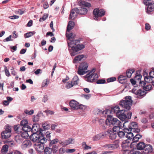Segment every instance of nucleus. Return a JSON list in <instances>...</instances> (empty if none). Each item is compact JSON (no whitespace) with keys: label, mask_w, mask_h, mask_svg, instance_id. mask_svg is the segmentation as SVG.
Wrapping results in <instances>:
<instances>
[{"label":"nucleus","mask_w":154,"mask_h":154,"mask_svg":"<svg viewBox=\"0 0 154 154\" xmlns=\"http://www.w3.org/2000/svg\"><path fill=\"white\" fill-rule=\"evenodd\" d=\"M134 71L135 70L134 69L127 70L126 72L127 77L128 78H130L131 77L132 74L133 73Z\"/></svg>","instance_id":"obj_34"},{"label":"nucleus","mask_w":154,"mask_h":154,"mask_svg":"<svg viewBox=\"0 0 154 154\" xmlns=\"http://www.w3.org/2000/svg\"><path fill=\"white\" fill-rule=\"evenodd\" d=\"M145 81H140L139 83V86H141L143 88V89L146 91H149L152 89V85L149 84V83Z\"/></svg>","instance_id":"obj_13"},{"label":"nucleus","mask_w":154,"mask_h":154,"mask_svg":"<svg viewBox=\"0 0 154 154\" xmlns=\"http://www.w3.org/2000/svg\"><path fill=\"white\" fill-rule=\"evenodd\" d=\"M48 17V14H44L42 17L40 18L39 21L40 22H42L45 20Z\"/></svg>","instance_id":"obj_50"},{"label":"nucleus","mask_w":154,"mask_h":154,"mask_svg":"<svg viewBox=\"0 0 154 154\" xmlns=\"http://www.w3.org/2000/svg\"><path fill=\"white\" fill-rule=\"evenodd\" d=\"M142 136L141 135L137 134L135 135L134 137H133V142H137L141 138Z\"/></svg>","instance_id":"obj_42"},{"label":"nucleus","mask_w":154,"mask_h":154,"mask_svg":"<svg viewBox=\"0 0 154 154\" xmlns=\"http://www.w3.org/2000/svg\"><path fill=\"white\" fill-rule=\"evenodd\" d=\"M121 122L116 118H114L111 116H108L105 121V124L107 126L110 127L111 125H120Z\"/></svg>","instance_id":"obj_5"},{"label":"nucleus","mask_w":154,"mask_h":154,"mask_svg":"<svg viewBox=\"0 0 154 154\" xmlns=\"http://www.w3.org/2000/svg\"><path fill=\"white\" fill-rule=\"evenodd\" d=\"M12 37L11 35H10L8 37L6 38L4 40V42H8L9 41H13V40L11 39Z\"/></svg>","instance_id":"obj_63"},{"label":"nucleus","mask_w":154,"mask_h":154,"mask_svg":"<svg viewBox=\"0 0 154 154\" xmlns=\"http://www.w3.org/2000/svg\"><path fill=\"white\" fill-rule=\"evenodd\" d=\"M143 150L145 153H151L152 151V146L150 144L146 145Z\"/></svg>","instance_id":"obj_25"},{"label":"nucleus","mask_w":154,"mask_h":154,"mask_svg":"<svg viewBox=\"0 0 154 154\" xmlns=\"http://www.w3.org/2000/svg\"><path fill=\"white\" fill-rule=\"evenodd\" d=\"M66 32V37L68 38V41H67V43H68V42H70L71 41H73V40H75L74 38L75 37V35L73 33H68V32Z\"/></svg>","instance_id":"obj_26"},{"label":"nucleus","mask_w":154,"mask_h":154,"mask_svg":"<svg viewBox=\"0 0 154 154\" xmlns=\"http://www.w3.org/2000/svg\"><path fill=\"white\" fill-rule=\"evenodd\" d=\"M116 77H111L108 79H107V81L108 82H112L116 81Z\"/></svg>","instance_id":"obj_60"},{"label":"nucleus","mask_w":154,"mask_h":154,"mask_svg":"<svg viewBox=\"0 0 154 154\" xmlns=\"http://www.w3.org/2000/svg\"><path fill=\"white\" fill-rule=\"evenodd\" d=\"M49 147L52 149L53 153H56L57 151L58 146L56 145H49Z\"/></svg>","instance_id":"obj_37"},{"label":"nucleus","mask_w":154,"mask_h":154,"mask_svg":"<svg viewBox=\"0 0 154 154\" xmlns=\"http://www.w3.org/2000/svg\"><path fill=\"white\" fill-rule=\"evenodd\" d=\"M125 112H123V113L122 114V115H123L124 114V115H125V117L124 118V119H121V120L122 121H124L126 120V119H130L131 118V114L132 113L130 112H128L127 114V115H126L125 113Z\"/></svg>","instance_id":"obj_36"},{"label":"nucleus","mask_w":154,"mask_h":154,"mask_svg":"<svg viewBox=\"0 0 154 154\" xmlns=\"http://www.w3.org/2000/svg\"><path fill=\"white\" fill-rule=\"evenodd\" d=\"M30 138L32 141L36 143H45L47 140L42 134H38L36 133L32 134L30 137Z\"/></svg>","instance_id":"obj_3"},{"label":"nucleus","mask_w":154,"mask_h":154,"mask_svg":"<svg viewBox=\"0 0 154 154\" xmlns=\"http://www.w3.org/2000/svg\"><path fill=\"white\" fill-rule=\"evenodd\" d=\"M151 26L149 23H146L145 24V29L146 30H149Z\"/></svg>","instance_id":"obj_64"},{"label":"nucleus","mask_w":154,"mask_h":154,"mask_svg":"<svg viewBox=\"0 0 154 154\" xmlns=\"http://www.w3.org/2000/svg\"><path fill=\"white\" fill-rule=\"evenodd\" d=\"M35 33V31L29 32L24 34V37L25 38H26L30 37Z\"/></svg>","instance_id":"obj_40"},{"label":"nucleus","mask_w":154,"mask_h":154,"mask_svg":"<svg viewBox=\"0 0 154 154\" xmlns=\"http://www.w3.org/2000/svg\"><path fill=\"white\" fill-rule=\"evenodd\" d=\"M119 136L121 138H125L126 135V132H125L123 131H119L118 133Z\"/></svg>","instance_id":"obj_43"},{"label":"nucleus","mask_w":154,"mask_h":154,"mask_svg":"<svg viewBox=\"0 0 154 154\" xmlns=\"http://www.w3.org/2000/svg\"><path fill=\"white\" fill-rule=\"evenodd\" d=\"M154 2V0H144L143 2L144 4L146 5L151 4Z\"/></svg>","instance_id":"obj_53"},{"label":"nucleus","mask_w":154,"mask_h":154,"mask_svg":"<svg viewBox=\"0 0 154 154\" xmlns=\"http://www.w3.org/2000/svg\"><path fill=\"white\" fill-rule=\"evenodd\" d=\"M28 136L27 134L26 133L25 136H23V133L21 134V135H17L15 137V139L16 142L18 143H21L23 141V138H26Z\"/></svg>","instance_id":"obj_23"},{"label":"nucleus","mask_w":154,"mask_h":154,"mask_svg":"<svg viewBox=\"0 0 154 154\" xmlns=\"http://www.w3.org/2000/svg\"><path fill=\"white\" fill-rule=\"evenodd\" d=\"M59 140L57 139H55L52 140L50 143L49 145H56V144L58 142H59Z\"/></svg>","instance_id":"obj_49"},{"label":"nucleus","mask_w":154,"mask_h":154,"mask_svg":"<svg viewBox=\"0 0 154 154\" xmlns=\"http://www.w3.org/2000/svg\"><path fill=\"white\" fill-rule=\"evenodd\" d=\"M107 132H103L102 133L97 134L94 136L92 138V140L95 141L102 139L105 137L106 136Z\"/></svg>","instance_id":"obj_16"},{"label":"nucleus","mask_w":154,"mask_h":154,"mask_svg":"<svg viewBox=\"0 0 154 154\" xmlns=\"http://www.w3.org/2000/svg\"><path fill=\"white\" fill-rule=\"evenodd\" d=\"M108 111V110H106L102 112V110L100 109H95L93 111V113L95 115H99L102 112H103V114H106L107 112Z\"/></svg>","instance_id":"obj_32"},{"label":"nucleus","mask_w":154,"mask_h":154,"mask_svg":"<svg viewBox=\"0 0 154 154\" xmlns=\"http://www.w3.org/2000/svg\"><path fill=\"white\" fill-rule=\"evenodd\" d=\"M146 144L143 142H140L137 145V148L138 150H143Z\"/></svg>","instance_id":"obj_33"},{"label":"nucleus","mask_w":154,"mask_h":154,"mask_svg":"<svg viewBox=\"0 0 154 154\" xmlns=\"http://www.w3.org/2000/svg\"><path fill=\"white\" fill-rule=\"evenodd\" d=\"M132 100L130 96H127L125 98V100H122L119 103L120 105L123 108L126 109V110H130L132 105Z\"/></svg>","instance_id":"obj_2"},{"label":"nucleus","mask_w":154,"mask_h":154,"mask_svg":"<svg viewBox=\"0 0 154 154\" xmlns=\"http://www.w3.org/2000/svg\"><path fill=\"white\" fill-rule=\"evenodd\" d=\"M39 125L37 124H34L33 125L32 128L30 126V130L28 131H31L33 133H36L39 130Z\"/></svg>","instance_id":"obj_27"},{"label":"nucleus","mask_w":154,"mask_h":154,"mask_svg":"<svg viewBox=\"0 0 154 154\" xmlns=\"http://www.w3.org/2000/svg\"><path fill=\"white\" fill-rule=\"evenodd\" d=\"M48 84V81L46 79L44 80L42 83V86L45 87V86H47Z\"/></svg>","instance_id":"obj_61"},{"label":"nucleus","mask_w":154,"mask_h":154,"mask_svg":"<svg viewBox=\"0 0 154 154\" xmlns=\"http://www.w3.org/2000/svg\"><path fill=\"white\" fill-rule=\"evenodd\" d=\"M105 11L103 9H99V8L94 9L93 12V14L95 17L94 18V20L98 21L97 18L104 16L105 14Z\"/></svg>","instance_id":"obj_9"},{"label":"nucleus","mask_w":154,"mask_h":154,"mask_svg":"<svg viewBox=\"0 0 154 154\" xmlns=\"http://www.w3.org/2000/svg\"><path fill=\"white\" fill-rule=\"evenodd\" d=\"M28 124V121L26 119H23L21 121L20 126L22 129V131H28L30 130V126Z\"/></svg>","instance_id":"obj_11"},{"label":"nucleus","mask_w":154,"mask_h":154,"mask_svg":"<svg viewBox=\"0 0 154 154\" xmlns=\"http://www.w3.org/2000/svg\"><path fill=\"white\" fill-rule=\"evenodd\" d=\"M105 132H107L106 135L109 136V138L112 140L115 139L116 137V133H115L112 131L110 130H108L107 131Z\"/></svg>","instance_id":"obj_24"},{"label":"nucleus","mask_w":154,"mask_h":154,"mask_svg":"<svg viewBox=\"0 0 154 154\" xmlns=\"http://www.w3.org/2000/svg\"><path fill=\"white\" fill-rule=\"evenodd\" d=\"M125 130L127 131L126 132V135L125 138H127L128 139H131L134 136L133 133L130 131L129 129L127 128H125Z\"/></svg>","instance_id":"obj_28"},{"label":"nucleus","mask_w":154,"mask_h":154,"mask_svg":"<svg viewBox=\"0 0 154 154\" xmlns=\"http://www.w3.org/2000/svg\"><path fill=\"white\" fill-rule=\"evenodd\" d=\"M95 69H93L87 74L85 76V80L89 82H93L97 80L98 76L97 74L95 73Z\"/></svg>","instance_id":"obj_4"},{"label":"nucleus","mask_w":154,"mask_h":154,"mask_svg":"<svg viewBox=\"0 0 154 154\" xmlns=\"http://www.w3.org/2000/svg\"><path fill=\"white\" fill-rule=\"evenodd\" d=\"M45 154H51L53 151L52 149L49 147H46L44 150Z\"/></svg>","instance_id":"obj_44"},{"label":"nucleus","mask_w":154,"mask_h":154,"mask_svg":"<svg viewBox=\"0 0 154 154\" xmlns=\"http://www.w3.org/2000/svg\"><path fill=\"white\" fill-rule=\"evenodd\" d=\"M79 79L77 75L75 76L72 79V83L74 85H77L79 82Z\"/></svg>","instance_id":"obj_35"},{"label":"nucleus","mask_w":154,"mask_h":154,"mask_svg":"<svg viewBox=\"0 0 154 154\" xmlns=\"http://www.w3.org/2000/svg\"><path fill=\"white\" fill-rule=\"evenodd\" d=\"M34 112V110L33 109H31L30 111L26 109L24 111V112L26 114L29 115H32L33 114Z\"/></svg>","instance_id":"obj_51"},{"label":"nucleus","mask_w":154,"mask_h":154,"mask_svg":"<svg viewBox=\"0 0 154 154\" xmlns=\"http://www.w3.org/2000/svg\"><path fill=\"white\" fill-rule=\"evenodd\" d=\"M88 67V63L85 62L81 63L79 66L77 73L80 75H82L87 72Z\"/></svg>","instance_id":"obj_8"},{"label":"nucleus","mask_w":154,"mask_h":154,"mask_svg":"<svg viewBox=\"0 0 154 154\" xmlns=\"http://www.w3.org/2000/svg\"><path fill=\"white\" fill-rule=\"evenodd\" d=\"M91 96V95L90 94H82L81 95V97H82L84 98L86 100H88Z\"/></svg>","instance_id":"obj_47"},{"label":"nucleus","mask_w":154,"mask_h":154,"mask_svg":"<svg viewBox=\"0 0 154 154\" xmlns=\"http://www.w3.org/2000/svg\"><path fill=\"white\" fill-rule=\"evenodd\" d=\"M85 47V45L80 44V41L78 40L68 42V49L72 56L75 55L78 51L84 49Z\"/></svg>","instance_id":"obj_1"},{"label":"nucleus","mask_w":154,"mask_h":154,"mask_svg":"<svg viewBox=\"0 0 154 154\" xmlns=\"http://www.w3.org/2000/svg\"><path fill=\"white\" fill-rule=\"evenodd\" d=\"M87 106L85 105L82 104H79V106H78V109H80L82 110H84L86 108Z\"/></svg>","instance_id":"obj_52"},{"label":"nucleus","mask_w":154,"mask_h":154,"mask_svg":"<svg viewBox=\"0 0 154 154\" xmlns=\"http://www.w3.org/2000/svg\"><path fill=\"white\" fill-rule=\"evenodd\" d=\"M125 110L124 109L120 110L118 106H114L111 108L112 112L115 113L116 116L120 119H122L125 117V115H122L123 112H125Z\"/></svg>","instance_id":"obj_7"},{"label":"nucleus","mask_w":154,"mask_h":154,"mask_svg":"<svg viewBox=\"0 0 154 154\" xmlns=\"http://www.w3.org/2000/svg\"><path fill=\"white\" fill-rule=\"evenodd\" d=\"M5 69V71L6 75L8 77H9L10 76V73L9 72V71L8 70L7 67L6 66H4Z\"/></svg>","instance_id":"obj_56"},{"label":"nucleus","mask_w":154,"mask_h":154,"mask_svg":"<svg viewBox=\"0 0 154 154\" xmlns=\"http://www.w3.org/2000/svg\"><path fill=\"white\" fill-rule=\"evenodd\" d=\"M118 80L119 81H121V80H126V76L120 75L118 77Z\"/></svg>","instance_id":"obj_58"},{"label":"nucleus","mask_w":154,"mask_h":154,"mask_svg":"<svg viewBox=\"0 0 154 154\" xmlns=\"http://www.w3.org/2000/svg\"><path fill=\"white\" fill-rule=\"evenodd\" d=\"M75 24L74 22L72 21H69L68 23L67 28L66 31L69 32L72 29L74 26Z\"/></svg>","instance_id":"obj_30"},{"label":"nucleus","mask_w":154,"mask_h":154,"mask_svg":"<svg viewBox=\"0 0 154 154\" xmlns=\"http://www.w3.org/2000/svg\"><path fill=\"white\" fill-rule=\"evenodd\" d=\"M121 125V123L120 125H115L113 128L112 131L116 133H118Z\"/></svg>","instance_id":"obj_41"},{"label":"nucleus","mask_w":154,"mask_h":154,"mask_svg":"<svg viewBox=\"0 0 154 154\" xmlns=\"http://www.w3.org/2000/svg\"><path fill=\"white\" fill-rule=\"evenodd\" d=\"M75 149H66V152L67 153H72L75 152Z\"/></svg>","instance_id":"obj_54"},{"label":"nucleus","mask_w":154,"mask_h":154,"mask_svg":"<svg viewBox=\"0 0 154 154\" xmlns=\"http://www.w3.org/2000/svg\"><path fill=\"white\" fill-rule=\"evenodd\" d=\"M128 154H142V153L137 150L132 149L128 152Z\"/></svg>","instance_id":"obj_48"},{"label":"nucleus","mask_w":154,"mask_h":154,"mask_svg":"<svg viewBox=\"0 0 154 154\" xmlns=\"http://www.w3.org/2000/svg\"><path fill=\"white\" fill-rule=\"evenodd\" d=\"M74 141L73 139L72 138H69L68 139L63 141L61 140H59V143L63 146H66L67 145L72 144L74 143Z\"/></svg>","instance_id":"obj_19"},{"label":"nucleus","mask_w":154,"mask_h":154,"mask_svg":"<svg viewBox=\"0 0 154 154\" xmlns=\"http://www.w3.org/2000/svg\"><path fill=\"white\" fill-rule=\"evenodd\" d=\"M39 119L36 116H32V121L33 122H38L39 120Z\"/></svg>","instance_id":"obj_55"},{"label":"nucleus","mask_w":154,"mask_h":154,"mask_svg":"<svg viewBox=\"0 0 154 154\" xmlns=\"http://www.w3.org/2000/svg\"><path fill=\"white\" fill-rule=\"evenodd\" d=\"M74 85L71 82V83H67L66 84L65 87L67 89H69L72 87Z\"/></svg>","instance_id":"obj_57"},{"label":"nucleus","mask_w":154,"mask_h":154,"mask_svg":"<svg viewBox=\"0 0 154 154\" xmlns=\"http://www.w3.org/2000/svg\"><path fill=\"white\" fill-rule=\"evenodd\" d=\"M137 87H134L132 90V92L136 95L138 98H141V97L145 95L146 93L144 89H137Z\"/></svg>","instance_id":"obj_10"},{"label":"nucleus","mask_w":154,"mask_h":154,"mask_svg":"<svg viewBox=\"0 0 154 154\" xmlns=\"http://www.w3.org/2000/svg\"><path fill=\"white\" fill-rule=\"evenodd\" d=\"M99 123L103 129H106L107 128V126L105 125L104 121L103 119H100L99 121Z\"/></svg>","instance_id":"obj_39"},{"label":"nucleus","mask_w":154,"mask_h":154,"mask_svg":"<svg viewBox=\"0 0 154 154\" xmlns=\"http://www.w3.org/2000/svg\"><path fill=\"white\" fill-rule=\"evenodd\" d=\"M11 130L10 128H7L1 133V137L2 139H6L11 136Z\"/></svg>","instance_id":"obj_17"},{"label":"nucleus","mask_w":154,"mask_h":154,"mask_svg":"<svg viewBox=\"0 0 154 154\" xmlns=\"http://www.w3.org/2000/svg\"><path fill=\"white\" fill-rule=\"evenodd\" d=\"M149 76H147L145 79V81L146 82L151 83L154 86V72L150 71L149 73Z\"/></svg>","instance_id":"obj_15"},{"label":"nucleus","mask_w":154,"mask_h":154,"mask_svg":"<svg viewBox=\"0 0 154 154\" xmlns=\"http://www.w3.org/2000/svg\"><path fill=\"white\" fill-rule=\"evenodd\" d=\"M8 150V146L6 145H4L2 147L1 152L2 153H6Z\"/></svg>","instance_id":"obj_45"},{"label":"nucleus","mask_w":154,"mask_h":154,"mask_svg":"<svg viewBox=\"0 0 154 154\" xmlns=\"http://www.w3.org/2000/svg\"><path fill=\"white\" fill-rule=\"evenodd\" d=\"M106 82L105 80L104 79H100L97 80V83L98 84H104Z\"/></svg>","instance_id":"obj_62"},{"label":"nucleus","mask_w":154,"mask_h":154,"mask_svg":"<svg viewBox=\"0 0 154 154\" xmlns=\"http://www.w3.org/2000/svg\"><path fill=\"white\" fill-rule=\"evenodd\" d=\"M82 146L84 150L90 149H91V147L88 146L85 142H84L82 143Z\"/></svg>","instance_id":"obj_46"},{"label":"nucleus","mask_w":154,"mask_h":154,"mask_svg":"<svg viewBox=\"0 0 154 154\" xmlns=\"http://www.w3.org/2000/svg\"><path fill=\"white\" fill-rule=\"evenodd\" d=\"M119 146V145L118 142H115L113 143H108L106 144L103 146V147L105 149L114 150L117 149Z\"/></svg>","instance_id":"obj_12"},{"label":"nucleus","mask_w":154,"mask_h":154,"mask_svg":"<svg viewBox=\"0 0 154 154\" xmlns=\"http://www.w3.org/2000/svg\"><path fill=\"white\" fill-rule=\"evenodd\" d=\"M79 103L76 100H72L69 102V105L72 109L74 110H78Z\"/></svg>","instance_id":"obj_21"},{"label":"nucleus","mask_w":154,"mask_h":154,"mask_svg":"<svg viewBox=\"0 0 154 154\" xmlns=\"http://www.w3.org/2000/svg\"><path fill=\"white\" fill-rule=\"evenodd\" d=\"M32 145L31 142L29 140H25L22 143L21 145V148L23 150L29 148Z\"/></svg>","instance_id":"obj_22"},{"label":"nucleus","mask_w":154,"mask_h":154,"mask_svg":"<svg viewBox=\"0 0 154 154\" xmlns=\"http://www.w3.org/2000/svg\"><path fill=\"white\" fill-rule=\"evenodd\" d=\"M146 8L147 11L149 12L152 11L154 9V2L152 3L151 4H149L146 5Z\"/></svg>","instance_id":"obj_31"},{"label":"nucleus","mask_w":154,"mask_h":154,"mask_svg":"<svg viewBox=\"0 0 154 154\" xmlns=\"http://www.w3.org/2000/svg\"><path fill=\"white\" fill-rule=\"evenodd\" d=\"M14 130L15 131H16L17 133L18 134L21 133L22 131V129L21 127L20 126H19V125L14 126Z\"/></svg>","instance_id":"obj_38"},{"label":"nucleus","mask_w":154,"mask_h":154,"mask_svg":"<svg viewBox=\"0 0 154 154\" xmlns=\"http://www.w3.org/2000/svg\"><path fill=\"white\" fill-rule=\"evenodd\" d=\"M86 56L83 54L77 56L75 57L73 62L74 63H76L78 61L82 60L83 58H86Z\"/></svg>","instance_id":"obj_29"},{"label":"nucleus","mask_w":154,"mask_h":154,"mask_svg":"<svg viewBox=\"0 0 154 154\" xmlns=\"http://www.w3.org/2000/svg\"><path fill=\"white\" fill-rule=\"evenodd\" d=\"M79 9L78 8H75L71 10L69 19L73 20L77 16V14H79Z\"/></svg>","instance_id":"obj_18"},{"label":"nucleus","mask_w":154,"mask_h":154,"mask_svg":"<svg viewBox=\"0 0 154 154\" xmlns=\"http://www.w3.org/2000/svg\"><path fill=\"white\" fill-rule=\"evenodd\" d=\"M138 126L137 123L135 122H132L129 125L128 128L130 131L134 132H139L140 130L137 128Z\"/></svg>","instance_id":"obj_14"},{"label":"nucleus","mask_w":154,"mask_h":154,"mask_svg":"<svg viewBox=\"0 0 154 154\" xmlns=\"http://www.w3.org/2000/svg\"><path fill=\"white\" fill-rule=\"evenodd\" d=\"M80 5L81 7L79 9V14L81 15H84L86 14L88 11L87 9L85 8V7H89L91 6V4L84 1H80Z\"/></svg>","instance_id":"obj_6"},{"label":"nucleus","mask_w":154,"mask_h":154,"mask_svg":"<svg viewBox=\"0 0 154 154\" xmlns=\"http://www.w3.org/2000/svg\"><path fill=\"white\" fill-rule=\"evenodd\" d=\"M45 143L42 142L35 143L34 145V147L37 151L41 152L44 148L43 144Z\"/></svg>","instance_id":"obj_20"},{"label":"nucleus","mask_w":154,"mask_h":154,"mask_svg":"<svg viewBox=\"0 0 154 154\" xmlns=\"http://www.w3.org/2000/svg\"><path fill=\"white\" fill-rule=\"evenodd\" d=\"M48 99V96L46 95H44L43 98L42 99V101L45 103Z\"/></svg>","instance_id":"obj_59"}]
</instances>
